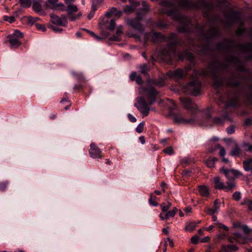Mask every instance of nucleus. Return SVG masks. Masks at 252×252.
<instances>
[{
    "label": "nucleus",
    "mask_w": 252,
    "mask_h": 252,
    "mask_svg": "<svg viewBox=\"0 0 252 252\" xmlns=\"http://www.w3.org/2000/svg\"><path fill=\"white\" fill-rule=\"evenodd\" d=\"M140 92L142 95L137 97L138 105L135 103L134 106L144 116H147L149 114L150 107L157 100L159 92L150 85L141 87Z\"/></svg>",
    "instance_id": "1"
},
{
    "label": "nucleus",
    "mask_w": 252,
    "mask_h": 252,
    "mask_svg": "<svg viewBox=\"0 0 252 252\" xmlns=\"http://www.w3.org/2000/svg\"><path fill=\"white\" fill-rule=\"evenodd\" d=\"M149 70L147 64L144 63L140 67V72L146 77L147 78V82L144 87H147L149 85L151 86H154L158 87H161L165 85V81L168 79H172L173 78V71H169L166 74L159 76L158 79H152L150 78V75L148 73ZM142 86H141L142 87Z\"/></svg>",
    "instance_id": "2"
},
{
    "label": "nucleus",
    "mask_w": 252,
    "mask_h": 252,
    "mask_svg": "<svg viewBox=\"0 0 252 252\" xmlns=\"http://www.w3.org/2000/svg\"><path fill=\"white\" fill-rule=\"evenodd\" d=\"M150 11L149 4L145 1L142 2V7L136 13L135 18L128 19L126 21L127 24L131 27L134 30L143 32L144 28L141 22L143 20L146 14Z\"/></svg>",
    "instance_id": "3"
},
{
    "label": "nucleus",
    "mask_w": 252,
    "mask_h": 252,
    "mask_svg": "<svg viewBox=\"0 0 252 252\" xmlns=\"http://www.w3.org/2000/svg\"><path fill=\"white\" fill-rule=\"evenodd\" d=\"M243 233H235L233 236L228 238L230 243L237 242L241 244H245L248 240L251 239L252 237V230L250 229L247 225L242 226Z\"/></svg>",
    "instance_id": "4"
},
{
    "label": "nucleus",
    "mask_w": 252,
    "mask_h": 252,
    "mask_svg": "<svg viewBox=\"0 0 252 252\" xmlns=\"http://www.w3.org/2000/svg\"><path fill=\"white\" fill-rule=\"evenodd\" d=\"M213 181L214 184V188L216 189L232 190L235 187V183L233 181L227 182L226 186H225L224 183L221 181L220 178L218 176L215 177Z\"/></svg>",
    "instance_id": "5"
},
{
    "label": "nucleus",
    "mask_w": 252,
    "mask_h": 252,
    "mask_svg": "<svg viewBox=\"0 0 252 252\" xmlns=\"http://www.w3.org/2000/svg\"><path fill=\"white\" fill-rule=\"evenodd\" d=\"M221 173H223L227 179V182H234V180L239 176L242 175V173L239 170L235 169H227L223 167L220 169Z\"/></svg>",
    "instance_id": "6"
},
{
    "label": "nucleus",
    "mask_w": 252,
    "mask_h": 252,
    "mask_svg": "<svg viewBox=\"0 0 252 252\" xmlns=\"http://www.w3.org/2000/svg\"><path fill=\"white\" fill-rule=\"evenodd\" d=\"M78 8L75 5L69 4L67 6V17L71 21H74L80 18L82 16L81 13H79L77 14H74L73 13L78 11Z\"/></svg>",
    "instance_id": "7"
},
{
    "label": "nucleus",
    "mask_w": 252,
    "mask_h": 252,
    "mask_svg": "<svg viewBox=\"0 0 252 252\" xmlns=\"http://www.w3.org/2000/svg\"><path fill=\"white\" fill-rule=\"evenodd\" d=\"M188 89L190 91L193 95L197 96L200 93L201 83L197 80L190 82L188 84Z\"/></svg>",
    "instance_id": "8"
},
{
    "label": "nucleus",
    "mask_w": 252,
    "mask_h": 252,
    "mask_svg": "<svg viewBox=\"0 0 252 252\" xmlns=\"http://www.w3.org/2000/svg\"><path fill=\"white\" fill-rule=\"evenodd\" d=\"M183 105L192 114L197 113L198 111L196 104L190 99H184L183 100Z\"/></svg>",
    "instance_id": "9"
},
{
    "label": "nucleus",
    "mask_w": 252,
    "mask_h": 252,
    "mask_svg": "<svg viewBox=\"0 0 252 252\" xmlns=\"http://www.w3.org/2000/svg\"><path fill=\"white\" fill-rule=\"evenodd\" d=\"M195 121L194 117L190 119H184L180 115H174V123L177 124L192 125Z\"/></svg>",
    "instance_id": "10"
},
{
    "label": "nucleus",
    "mask_w": 252,
    "mask_h": 252,
    "mask_svg": "<svg viewBox=\"0 0 252 252\" xmlns=\"http://www.w3.org/2000/svg\"><path fill=\"white\" fill-rule=\"evenodd\" d=\"M59 0H47L45 3V7L47 8H50L53 10H61L64 7V4L62 3H58Z\"/></svg>",
    "instance_id": "11"
},
{
    "label": "nucleus",
    "mask_w": 252,
    "mask_h": 252,
    "mask_svg": "<svg viewBox=\"0 0 252 252\" xmlns=\"http://www.w3.org/2000/svg\"><path fill=\"white\" fill-rule=\"evenodd\" d=\"M89 154L90 156L93 158H101L102 157L101 151L94 143H91L90 145Z\"/></svg>",
    "instance_id": "12"
},
{
    "label": "nucleus",
    "mask_w": 252,
    "mask_h": 252,
    "mask_svg": "<svg viewBox=\"0 0 252 252\" xmlns=\"http://www.w3.org/2000/svg\"><path fill=\"white\" fill-rule=\"evenodd\" d=\"M225 2V0H213L211 4L206 5L205 7L207 8H213L215 7H222Z\"/></svg>",
    "instance_id": "13"
},
{
    "label": "nucleus",
    "mask_w": 252,
    "mask_h": 252,
    "mask_svg": "<svg viewBox=\"0 0 252 252\" xmlns=\"http://www.w3.org/2000/svg\"><path fill=\"white\" fill-rule=\"evenodd\" d=\"M50 18L51 19V21L53 24L58 26L65 27L63 24V20H62L60 17L52 13L50 14Z\"/></svg>",
    "instance_id": "14"
},
{
    "label": "nucleus",
    "mask_w": 252,
    "mask_h": 252,
    "mask_svg": "<svg viewBox=\"0 0 252 252\" xmlns=\"http://www.w3.org/2000/svg\"><path fill=\"white\" fill-rule=\"evenodd\" d=\"M122 13V11L118 10L116 7H112L107 12L106 15L109 17H111L112 15H115L117 17H120Z\"/></svg>",
    "instance_id": "15"
},
{
    "label": "nucleus",
    "mask_w": 252,
    "mask_h": 252,
    "mask_svg": "<svg viewBox=\"0 0 252 252\" xmlns=\"http://www.w3.org/2000/svg\"><path fill=\"white\" fill-rule=\"evenodd\" d=\"M7 37L9 39V43L12 46L17 47L21 43L18 38L11 34L8 35Z\"/></svg>",
    "instance_id": "16"
},
{
    "label": "nucleus",
    "mask_w": 252,
    "mask_h": 252,
    "mask_svg": "<svg viewBox=\"0 0 252 252\" xmlns=\"http://www.w3.org/2000/svg\"><path fill=\"white\" fill-rule=\"evenodd\" d=\"M243 164L244 170L247 172L251 171L252 175V158L244 160Z\"/></svg>",
    "instance_id": "17"
},
{
    "label": "nucleus",
    "mask_w": 252,
    "mask_h": 252,
    "mask_svg": "<svg viewBox=\"0 0 252 252\" xmlns=\"http://www.w3.org/2000/svg\"><path fill=\"white\" fill-rule=\"evenodd\" d=\"M32 9L37 13L40 12L42 10V5L39 2L35 0L32 4Z\"/></svg>",
    "instance_id": "18"
},
{
    "label": "nucleus",
    "mask_w": 252,
    "mask_h": 252,
    "mask_svg": "<svg viewBox=\"0 0 252 252\" xmlns=\"http://www.w3.org/2000/svg\"><path fill=\"white\" fill-rule=\"evenodd\" d=\"M21 6L23 8H29L32 4V0H19Z\"/></svg>",
    "instance_id": "19"
},
{
    "label": "nucleus",
    "mask_w": 252,
    "mask_h": 252,
    "mask_svg": "<svg viewBox=\"0 0 252 252\" xmlns=\"http://www.w3.org/2000/svg\"><path fill=\"white\" fill-rule=\"evenodd\" d=\"M216 149H220L219 155L221 157H224V156L225 155V150L224 148H223V147H220V145L219 144H217L216 148H215V149H210L209 150V151L210 152L212 153L214 151H215L216 150Z\"/></svg>",
    "instance_id": "20"
},
{
    "label": "nucleus",
    "mask_w": 252,
    "mask_h": 252,
    "mask_svg": "<svg viewBox=\"0 0 252 252\" xmlns=\"http://www.w3.org/2000/svg\"><path fill=\"white\" fill-rule=\"evenodd\" d=\"M197 226L196 222H190L187 223L185 229L187 231L191 232Z\"/></svg>",
    "instance_id": "21"
},
{
    "label": "nucleus",
    "mask_w": 252,
    "mask_h": 252,
    "mask_svg": "<svg viewBox=\"0 0 252 252\" xmlns=\"http://www.w3.org/2000/svg\"><path fill=\"white\" fill-rule=\"evenodd\" d=\"M116 22L114 19H111L110 22H107L105 24V27L110 30L113 31L115 29Z\"/></svg>",
    "instance_id": "22"
},
{
    "label": "nucleus",
    "mask_w": 252,
    "mask_h": 252,
    "mask_svg": "<svg viewBox=\"0 0 252 252\" xmlns=\"http://www.w3.org/2000/svg\"><path fill=\"white\" fill-rule=\"evenodd\" d=\"M199 191L200 195L202 196H208L209 195V191L207 187L205 186H200L199 188Z\"/></svg>",
    "instance_id": "23"
},
{
    "label": "nucleus",
    "mask_w": 252,
    "mask_h": 252,
    "mask_svg": "<svg viewBox=\"0 0 252 252\" xmlns=\"http://www.w3.org/2000/svg\"><path fill=\"white\" fill-rule=\"evenodd\" d=\"M72 74L77 78L80 83H82L86 81L85 77L82 73H76L73 72H72Z\"/></svg>",
    "instance_id": "24"
},
{
    "label": "nucleus",
    "mask_w": 252,
    "mask_h": 252,
    "mask_svg": "<svg viewBox=\"0 0 252 252\" xmlns=\"http://www.w3.org/2000/svg\"><path fill=\"white\" fill-rule=\"evenodd\" d=\"M217 160L216 158H209L206 161V164L209 168H212L215 166V162Z\"/></svg>",
    "instance_id": "25"
},
{
    "label": "nucleus",
    "mask_w": 252,
    "mask_h": 252,
    "mask_svg": "<svg viewBox=\"0 0 252 252\" xmlns=\"http://www.w3.org/2000/svg\"><path fill=\"white\" fill-rule=\"evenodd\" d=\"M213 80H214L213 85L216 88L220 87L223 83L222 80L220 78L217 77H214Z\"/></svg>",
    "instance_id": "26"
},
{
    "label": "nucleus",
    "mask_w": 252,
    "mask_h": 252,
    "mask_svg": "<svg viewBox=\"0 0 252 252\" xmlns=\"http://www.w3.org/2000/svg\"><path fill=\"white\" fill-rule=\"evenodd\" d=\"M240 154V149L237 145L235 146L233 150L230 153V155L232 156H239Z\"/></svg>",
    "instance_id": "27"
},
{
    "label": "nucleus",
    "mask_w": 252,
    "mask_h": 252,
    "mask_svg": "<svg viewBox=\"0 0 252 252\" xmlns=\"http://www.w3.org/2000/svg\"><path fill=\"white\" fill-rule=\"evenodd\" d=\"M83 30L85 31L87 33H88L91 36L94 37L97 41H100V40H101L102 39V38L101 37L96 35L93 32L90 31H89L88 30H86V29H83Z\"/></svg>",
    "instance_id": "28"
},
{
    "label": "nucleus",
    "mask_w": 252,
    "mask_h": 252,
    "mask_svg": "<svg viewBox=\"0 0 252 252\" xmlns=\"http://www.w3.org/2000/svg\"><path fill=\"white\" fill-rule=\"evenodd\" d=\"M156 197L154 195H153V194H151L150 197L149 199V202L151 205H152L153 206H158V202L154 200V199H156Z\"/></svg>",
    "instance_id": "29"
},
{
    "label": "nucleus",
    "mask_w": 252,
    "mask_h": 252,
    "mask_svg": "<svg viewBox=\"0 0 252 252\" xmlns=\"http://www.w3.org/2000/svg\"><path fill=\"white\" fill-rule=\"evenodd\" d=\"M220 202L218 199H216L214 202V206L213 208L217 213L219 212L220 208Z\"/></svg>",
    "instance_id": "30"
},
{
    "label": "nucleus",
    "mask_w": 252,
    "mask_h": 252,
    "mask_svg": "<svg viewBox=\"0 0 252 252\" xmlns=\"http://www.w3.org/2000/svg\"><path fill=\"white\" fill-rule=\"evenodd\" d=\"M3 20L11 24L15 22V18L14 16H8L7 15H4L3 16Z\"/></svg>",
    "instance_id": "31"
},
{
    "label": "nucleus",
    "mask_w": 252,
    "mask_h": 252,
    "mask_svg": "<svg viewBox=\"0 0 252 252\" xmlns=\"http://www.w3.org/2000/svg\"><path fill=\"white\" fill-rule=\"evenodd\" d=\"M39 20L40 18L38 17H33L31 16L28 17V22L32 25L34 24H36V23Z\"/></svg>",
    "instance_id": "32"
},
{
    "label": "nucleus",
    "mask_w": 252,
    "mask_h": 252,
    "mask_svg": "<svg viewBox=\"0 0 252 252\" xmlns=\"http://www.w3.org/2000/svg\"><path fill=\"white\" fill-rule=\"evenodd\" d=\"M238 99L237 97H235L233 98V100L230 102H228L226 105L228 107L235 106L238 104Z\"/></svg>",
    "instance_id": "33"
},
{
    "label": "nucleus",
    "mask_w": 252,
    "mask_h": 252,
    "mask_svg": "<svg viewBox=\"0 0 252 252\" xmlns=\"http://www.w3.org/2000/svg\"><path fill=\"white\" fill-rule=\"evenodd\" d=\"M145 123L144 122L140 123L136 128V131L140 133L143 131L144 126Z\"/></svg>",
    "instance_id": "34"
},
{
    "label": "nucleus",
    "mask_w": 252,
    "mask_h": 252,
    "mask_svg": "<svg viewBox=\"0 0 252 252\" xmlns=\"http://www.w3.org/2000/svg\"><path fill=\"white\" fill-rule=\"evenodd\" d=\"M11 35L14 36V37H16L17 38H22L23 37V34L22 32H21L18 30H16L14 31L13 34Z\"/></svg>",
    "instance_id": "35"
},
{
    "label": "nucleus",
    "mask_w": 252,
    "mask_h": 252,
    "mask_svg": "<svg viewBox=\"0 0 252 252\" xmlns=\"http://www.w3.org/2000/svg\"><path fill=\"white\" fill-rule=\"evenodd\" d=\"M232 197L236 201H239L241 198V194L239 191H236L233 194Z\"/></svg>",
    "instance_id": "36"
},
{
    "label": "nucleus",
    "mask_w": 252,
    "mask_h": 252,
    "mask_svg": "<svg viewBox=\"0 0 252 252\" xmlns=\"http://www.w3.org/2000/svg\"><path fill=\"white\" fill-rule=\"evenodd\" d=\"M153 37L158 40L162 38V35L160 32H153Z\"/></svg>",
    "instance_id": "37"
},
{
    "label": "nucleus",
    "mask_w": 252,
    "mask_h": 252,
    "mask_svg": "<svg viewBox=\"0 0 252 252\" xmlns=\"http://www.w3.org/2000/svg\"><path fill=\"white\" fill-rule=\"evenodd\" d=\"M8 184L9 182L8 181L0 182V190H4L6 188L7 186H8Z\"/></svg>",
    "instance_id": "38"
},
{
    "label": "nucleus",
    "mask_w": 252,
    "mask_h": 252,
    "mask_svg": "<svg viewBox=\"0 0 252 252\" xmlns=\"http://www.w3.org/2000/svg\"><path fill=\"white\" fill-rule=\"evenodd\" d=\"M204 211L208 215L213 216L214 214L217 213L213 208H206Z\"/></svg>",
    "instance_id": "39"
},
{
    "label": "nucleus",
    "mask_w": 252,
    "mask_h": 252,
    "mask_svg": "<svg viewBox=\"0 0 252 252\" xmlns=\"http://www.w3.org/2000/svg\"><path fill=\"white\" fill-rule=\"evenodd\" d=\"M163 151L169 155H172L173 154V149L172 147L166 148L164 149Z\"/></svg>",
    "instance_id": "40"
},
{
    "label": "nucleus",
    "mask_w": 252,
    "mask_h": 252,
    "mask_svg": "<svg viewBox=\"0 0 252 252\" xmlns=\"http://www.w3.org/2000/svg\"><path fill=\"white\" fill-rule=\"evenodd\" d=\"M159 217L161 220H168L170 217L166 212L160 214Z\"/></svg>",
    "instance_id": "41"
},
{
    "label": "nucleus",
    "mask_w": 252,
    "mask_h": 252,
    "mask_svg": "<svg viewBox=\"0 0 252 252\" xmlns=\"http://www.w3.org/2000/svg\"><path fill=\"white\" fill-rule=\"evenodd\" d=\"M243 147L245 148V151L252 152V145L249 143H245L243 145Z\"/></svg>",
    "instance_id": "42"
},
{
    "label": "nucleus",
    "mask_w": 252,
    "mask_h": 252,
    "mask_svg": "<svg viewBox=\"0 0 252 252\" xmlns=\"http://www.w3.org/2000/svg\"><path fill=\"white\" fill-rule=\"evenodd\" d=\"M161 207L162 212L166 213L169 209L170 206L169 205H166L165 203H163L161 204Z\"/></svg>",
    "instance_id": "43"
},
{
    "label": "nucleus",
    "mask_w": 252,
    "mask_h": 252,
    "mask_svg": "<svg viewBox=\"0 0 252 252\" xmlns=\"http://www.w3.org/2000/svg\"><path fill=\"white\" fill-rule=\"evenodd\" d=\"M73 89L76 91L83 90V85L82 84L75 85L73 87Z\"/></svg>",
    "instance_id": "44"
},
{
    "label": "nucleus",
    "mask_w": 252,
    "mask_h": 252,
    "mask_svg": "<svg viewBox=\"0 0 252 252\" xmlns=\"http://www.w3.org/2000/svg\"><path fill=\"white\" fill-rule=\"evenodd\" d=\"M50 28L55 32H61L63 31L62 28L56 27L53 26H50Z\"/></svg>",
    "instance_id": "45"
},
{
    "label": "nucleus",
    "mask_w": 252,
    "mask_h": 252,
    "mask_svg": "<svg viewBox=\"0 0 252 252\" xmlns=\"http://www.w3.org/2000/svg\"><path fill=\"white\" fill-rule=\"evenodd\" d=\"M35 27L38 30L43 32L45 31L46 29V27L44 25H41L38 23L35 24Z\"/></svg>",
    "instance_id": "46"
},
{
    "label": "nucleus",
    "mask_w": 252,
    "mask_h": 252,
    "mask_svg": "<svg viewBox=\"0 0 252 252\" xmlns=\"http://www.w3.org/2000/svg\"><path fill=\"white\" fill-rule=\"evenodd\" d=\"M135 81L137 84L140 86H142L143 84V80L140 75L138 76Z\"/></svg>",
    "instance_id": "47"
},
{
    "label": "nucleus",
    "mask_w": 252,
    "mask_h": 252,
    "mask_svg": "<svg viewBox=\"0 0 252 252\" xmlns=\"http://www.w3.org/2000/svg\"><path fill=\"white\" fill-rule=\"evenodd\" d=\"M130 4H131L134 7H137L140 5V2L139 1H137L135 0H128Z\"/></svg>",
    "instance_id": "48"
},
{
    "label": "nucleus",
    "mask_w": 252,
    "mask_h": 252,
    "mask_svg": "<svg viewBox=\"0 0 252 252\" xmlns=\"http://www.w3.org/2000/svg\"><path fill=\"white\" fill-rule=\"evenodd\" d=\"M227 133L231 134L235 132V128L233 126H230L226 128Z\"/></svg>",
    "instance_id": "49"
},
{
    "label": "nucleus",
    "mask_w": 252,
    "mask_h": 252,
    "mask_svg": "<svg viewBox=\"0 0 252 252\" xmlns=\"http://www.w3.org/2000/svg\"><path fill=\"white\" fill-rule=\"evenodd\" d=\"M138 75H137L136 72H133L129 76L130 79L132 81H135Z\"/></svg>",
    "instance_id": "50"
},
{
    "label": "nucleus",
    "mask_w": 252,
    "mask_h": 252,
    "mask_svg": "<svg viewBox=\"0 0 252 252\" xmlns=\"http://www.w3.org/2000/svg\"><path fill=\"white\" fill-rule=\"evenodd\" d=\"M60 18L63 20V24L65 27L67 24V17L65 15L62 14Z\"/></svg>",
    "instance_id": "51"
},
{
    "label": "nucleus",
    "mask_w": 252,
    "mask_h": 252,
    "mask_svg": "<svg viewBox=\"0 0 252 252\" xmlns=\"http://www.w3.org/2000/svg\"><path fill=\"white\" fill-rule=\"evenodd\" d=\"M243 49L247 51L252 52V44H247L245 45Z\"/></svg>",
    "instance_id": "52"
},
{
    "label": "nucleus",
    "mask_w": 252,
    "mask_h": 252,
    "mask_svg": "<svg viewBox=\"0 0 252 252\" xmlns=\"http://www.w3.org/2000/svg\"><path fill=\"white\" fill-rule=\"evenodd\" d=\"M127 117H128V120L131 122L134 123V122H136L137 120H136V118L135 117H134L133 116H132L131 114H128L127 115Z\"/></svg>",
    "instance_id": "53"
},
{
    "label": "nucleus",
    "mask_w": 252,
    "mask_h": 252,
    "mask_svg": "<svg viewBox=\"0 0 252 252\" xmlns=\"http://www.w3.org/2000/svg\"><path fill=\"white\" fill-rule=\"evenodd\" d=\"M227 247L228 249L233 251H235L238 249V247L235 245H228Z\"/></svg>",
    "instance_id": "54"
},
{
    "label": "nucleus",
    "mask_w": 252,
    "mask_h": 252,
    "mask_svg": "<svg viewBox=\"0 0 252 252\" xmlns=\"http://www.w3.org/2000/svg\"><path fill=\"white\" fill-rule=\"evenodd\" d=\"M217 224L219 225L218 227H219V228H220H220H223V229H224L226 231H228L229 229H228V227L227 226H226V225H224V224H222L221 223H219V222H217Z\"/></svg>",
    "instance_id": "55"
},
{
    "label": "nucleus",
    "mask_w": 252,
    "mask_h": 252,
    "mask_svg": "<svg viewBox=\"0 0 252 252\" xmlns=\"http://www.w3.org/2000/svg\"><path fill=\"white\" fill-rule=\"evenodd\" d=\"M67 95H68V94L67 93H64L63 98L61 100V103H63L64 102H67L68 101V98Z\"/></svg>",
    "instance_id": "56"
},
{
    "label": "nucleus",
    "mask_w": 252,
    "mask_h": 252,
    "mask_svg": "<svg viewBox=\"0 0 252 252\" xmlns=\"http://www.w3.org/2000/svg\"><path fill=\"white\" fill-rule=\"evenodd\" d=\"M191 242L192 243L194 244H196L198 243V237L197 236H194L191 238Z\"/></svg>",
    "instance_id": "57"
},
{
    "label": "nucleus",
    "mask_w": 252,
    "mask_h": 252,
    "mask_svg": "<svg viewBox=\"0 0 252 252\" xmlns=\"http://www.w3.org/2000/svg\"><path fill=\"white\" fill-rule=\"evenodd\" d=\"M213 120L214 122L217 124H222L223 123V121L220 118H215Z\"/></svg>",
    "instance_id": "58"
},
{
    "label": "nucleus",
    "mask_w": 252,
    "mask_h": 252,
    "mask_svg": "<svg viewBox=\"0 0 252 252\" xmlns=\"http://www.w3.org/2000/svg\"><path fill=\"white\" fill-rule=\"evenodd\" d=\"M97 5L95 3L94 1H93L91 11L94 13L95 11L97 10Z\"/></svg>",
    "instance_id": "59"
},
{
    "label": "nucleus",
    "mask_w": 252,
    "mask_h": 252,
    "mask_svg": "<svg viewBox=\"0 0 252 252\" xmlns=\"http://www.w3.org/2000/svg\"><path fill=\"white\" fill-rule=\"evenodd\" d=\"M109 39L110 41H119V37L117 35H113L110 36L109 37Z\"/></svg>",
    "instance_id": "60"
},
{
    "label": "nucleus",
    "mask_w": 252,
    "mask_h": 252,
    "mask_svg": "<svg viewBox=\"0 0 252 252\" xmlns=\"http://www.w3.org/2000/svg\"><path fill=\"white\" fill-rule=\"evenodd\" d=\"M227 246H223L220 250V252H230Z\"/></svg>",
    "instance_id": "61"
},
{
    "label": "nucleus",
    "mask_w": 252,
    "mask_h": 252,
    "mask_svg": "<svg viewBox=\"0 0 252 252\" xmlns=\"http://www.w3.org/2000/svg\"><path fill=\"white\" fill-rule=\"evenodd\" d=\"M244 32V29L242 28H239L237 31V34L240 35L243 34Z\"/></svg>",
    "instance_id": "62"
},
{
    "label": "nucleus",
    "mask_w": 252,
    "mask_h": 252,
    "mask_svg": "<svg viewBox=\"0 0 252 252\" xmlns=\"http://www.w3.org/2000/svg\"><path fill=\"white\" fill-rule=\"evenodd\" d=\"M158 25L162 28H166L167 27V25L161 21H159Z\"/></svg>",
    "instance_id": "63"
},
{
    "label": "nucleus",
    "mask_w": 252,
    "mask_h": 252,
    "mask_svg": "<svg viewBox=\"0 0 252 252\" xmlns=\"http://www.w3.org/2000/svg\"><path fill=\"white\" fill-rule=\"evenodd\" d=\"M248 209L249 210H252V200L248 201Z\"/></svg>",
    "instance_id": "64"
}]
</instances>
